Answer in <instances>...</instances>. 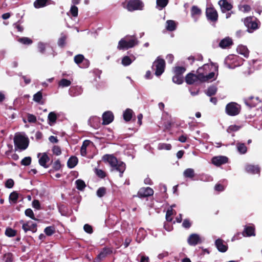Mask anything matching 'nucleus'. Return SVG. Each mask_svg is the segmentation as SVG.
I'll return each mask as SVG.
<instances>
[{"label": "nucleus", "mask_w": 262, "mask_h": 262, "mask_svg": "<svg viewBox=\"0 0 262 262\" xmlns=\"http://www.w3.org/2000/svg\"><path fill=\"white\" fill-rule=\"evenodd\" d=\"M25 214L26 216L30 217L33 220H35L34 213L31 209H27L25 210Z\"/></svg>", "instance_id": "5fc2aeb1"}, {"label": "nucleus", "mask_w": 262, "mask_h": 262, "mask_svg": "<svg viewBox=\"0 0 262 262\" xmlns=\"http://www.w3.org/2000/svg\"><path fill=\"white\" fill-rule=\"evenodd\" d=\"M237 52L239 54L243 55L245 57H248L249 56V51L247 47L243 45H239L237 48Z\"/></svg>", "instance_id": "a878e982"}, {"label": "nucleus", "mask_w": 262, "mask_h": 262, "mask_svg": "<svg viewBox=\"0 0 262 262\" xmlns=\"http://www.w3.org/2000/svg\"><path fill=\"white\" fill-rule=\"evenodd\" d=\"M194 170L192 168H187L183 172V176L185 178L192 179L194 177Z\"/></svg>", "instance_id": "473e14b6"}, {"label": "nucleus", "mask_w": 262, "mask_h": 262, "mask_svg": "<svg viewBox=\"0 0 262 262\" xmlns=\"http://www.w3.org/2000/svg\"><path fill=\"white\" fill-rule=\"evenodd\" d=\"M14 142L15 147L21 150H25L28 146V139L24 133L16 134Z\"/></svg>", "instance_id": "20e7f679"}, {"label": "nucleus", "mask_w": 262, "mask_h": 262, "mask_svg": "<svg viewBox=\"0 0 262 262\" xmlns=\"http://www.w3.org/2000/svg\"><path fill=\"white\" fill-rule=\"evenodd\" d=\"M95 172L96 174L101 178H103L105 177V172L101 169H96Z\"/></svg>", "instance_id": "0e129e2a"}, {"label": "nucleus", "mask_w": 262, "mask_h": 262, "mask_svg": "<svg viewBox=\"0 0 262 262\" xmlns=\"http://www.w3.org/2000/svg\"><path fill=\"white\" fill-rule=\"evenodd\" d=\"M238 59L239 57L236 55H230L226 58L225 63L228 68L233 69L241 65Z\"/></svg>", "instance_id": "0eeeda50"}, {"label": "nucleus", "mask_w": 262, "mask_h": 262, "mask_svg": "<svg viewBox=\"0 0 262 262\" xmlns=\"http://www.w3.org/2000/svg\"><path fill=\"white\" fill-rule=\"evenodd\" d=\"M45 233L48 236L52 235L54 233V228L53 227H47L45 229Z\"/></svg>", "instance_id": "8fccbe9b"}, {"label": "nucleus", "mask_w": 262, "mask_h": 262, "mask_svg": "<svg viewBox=\"0 0 262 262\" xmlns=\"http://www.w3.org/2000/svg\"><path fill=\"white\" fill-rule=\"evenodd\" d=\"M74 61L80 68H88L89 66V61L85 59L84 56L81 54H78L75 56Z\"/></svg>", "instance_id": "9b49d317"}, {"label": "nucleus", "mask_w": 262, "mask_h": 262, "mask_svg": "<svg viewBox=\"0 0 262 262\" xmlns=\"http://www.w3.org/2000/svg\"><path fill=\"white\" fill-rule=\"evenodd\" d=\"M71 81L66 79H62L58 83L59 87L64 88L68 87L71 84Z\"/></svg>", "instance_id": "58836bf2"}, {"label": "nucleus", "mask_w": 262, "mask_h": 262, "mask_svg": "<svg viewBox=\"0 0 262 262\" xmlns=\"http://www.w3.org/2000/svg\"><path fill=\"white\" fill-rule=\"evenodd\" d=\"M244 24L247 28L248 31L250 33H252L253 30L256 29L258 27L257 23L251 17L245 18Z\"/></svg>", "instance_id": "1a4fd4ad"}, {"label": "nucleus", "mask_w": 262, "mask_h": 262, "mask_svg": "<svg viewBox=\"0 0 262 262\" xmlns=\"http://www.w3.org/2000/svg\"><path fill=\"white\" fill-rule=\"evenodd\" d=\"M102 159L104 161L108 162L112 167V170H117L120 172L121 177L125 169V164L122 162L118 161L116 157L111 155L103 156Z\"/></svg>", "instance_id": "f03ea898"}, {"label": "nucleus", "mask_w": 262, "mask_h": 262, "mask_svg": "<svg viewBox=\"0 0 262 262\" xmlns=\"http://www.w3.org/2000/svg\"><path fill=\"white\" fill-rule=\"evenodd\" d=\"M154 194V190L150 187H143L140 189L137 195L139 198H145Z\"/></svg>", "instance_id": "f8f14e48"}, {"label": "nucleus", "mask_w": 262, "mask_h": 262, "mask_svg": "<svg viewBox=\"0 0 262 262\" xmlns=\"http://www.w3.org/2000/svg\"><path fill=\"white\" fill-rule=\"evenodd\" d=\"M19 41L25 45H30L32 43L31 39L28 37H23L19 39Z\"/></svg>", "instance_id": "3c124183"}, {"label": "nucleus", "mask_w": 262, "mask_h": 262, "mask_svg": "<svg viewBox=\"0 0 262 262\" xmlns=\"http://www.w3.org/2000/svg\"><path fill=\"white\" fill-rule=\"evenodd\" d=\"M5 234L7 236L9 237H13L15 235L16 232L15 230L11 228H8L6 229L5 231Z\"/></svg>", "instance_id": "864d4df0"}, {"label": "nucleus", "mask_w": 262, "mask_h": 262, "mask_svg": "<svg viewBox=\"0 0 262 262\" xmlns=\"http://www.w3.org/2000/svg\"><path fill=\"white\" fill-rule=\"evenodd\" d=\"M42 98V93L40 91L38 92L33 96V100L35 102L39 103Z\"/></svg>", "instance_id": "49530a36"}, {"label": "nucleus", "mask_w": 262, "mask_h": 262, "mask_svg": "<svg viewBox=\"0 0 262 262\" xmlns=\"http://www.w3.org/2000/svg\"><path fill=\"white\" fill-rule=\"evenodd\" d=\"M77 188L80 190H83L85 187V184L84 182L81 180H77L76 181Z\"/></svg>", "instance_id": "a19ab883"}, {"label": "nucleus", "mask_w": 262, "mask_h": 262, "mask_svg": "<svg viewBox=\"0 0 262 262\" xmlns=\"http://www.w3.org/2000/svg\"><path fill=\"white\" fill-rule=\"evenodd\" d=\"M14 185V181L12 179H10L7 180L5 183V186L8 188H11Z\"/></svg>", "instance_id": "e2e57ef3"}, {"label": "nucleus", "mask_w": 262, "mask_h": 262, "mask_svg": "<svg viewBox=\"0 0 262 262\" xmlns=\"http://www.w3.org/2000/svg\"><path fill=\"white\" fill-rule=\"evenodd\" d=\"M82 89L80 87H72L70 89V94L72 96H78L81 94Z\"/></svg>", "instance_id": "2f4dec72"}, {"label": "nucleus", "mask_w": 262, "mask_h": 262, "mask_svg": "<svg viewBox=\"0 0 262 262\" xmlns=\"http://www.w3.org/2000/svg\"><path fill=\"white\" fill-rule=\"evenodd\" d=\"M171 148V146L170 144L167 143H159L158 146V149L159 150H170Z\"/></svg>", "instance_id": "37998d69"}, {"label": "nucleus", "mask_w": 262, "mask_h": 262, "mask_svg": "<svg viewBox=\"0 0 262 262\" xmlns=\"http://www.w3.org/2000/svg\"><path fill=\"white\" fill-rule=\"evenodd\" d=\"M232 44V39L229 37H226L224 39H223L220 42L219 46L222 48H226L230 46H231Z\"/></svg>", "instance_id": "b1692460"}, {"label": "nucleus", "mask_w": 262, "mask_h": 262, "mask_svg": "<svg viewBox=\"0 0 262 262\" xmlns=\"http://www.w3.org/2000/svg\"><path fill=\"white\" fill-rule=\"evenodd\" d=\"M245 236H255L254 228L252 226H247L245 227L243 232Z\"/></svg>", "instance_id": "c85d7f7f"}, {"label": "nucleus", "mask_w": 262, "mask_h": 262, "mask_svg": "<svg viewBox=\"0 0 262 262\" xmlns=\"http://www.w3.org/2000/svg\"><path fill=\"white\" fill-rule=\"evenodd\" d=\"M57 118V115L56 113L54 112H50L48 116V124L50 126L53 125L56 121Z\"/></svg>", "instance_id": "5701e85b"}, {"label": "nucleus", "mask_w": 262, "mask_h": 262, "mask_svg": "<svg viewBox=\"0 0 262 262\" xmlns=\"http://www.w3.org/2000/svg\"><path fill=\"white\" fill-rule=\"evenodd\" d=\"M92 142L89 140H85L82 144L80 149V154L82 156H85L86 155V147L89 146Z\"/></svg>", "instance_id": "7c9ffc66"}, {"label": "nucleus", "mask_w": 262, "mask_h": 262, "mask_svg": "<svg viewBox=\"0 0 262 262\" xmlns=\"http://www.w3.org/2000/svg\"><path fill=\"white\" fill-rule=\"evenodd\" d=\"M240 108V106L237 103L231 102L226 105V112L230 116H235L239 113Z\"/></svg>", "instance_id": "6e6552de"}, {"label": "nucleus", "mask_w": 262, "mask_h": 262, "mask_svg": "<svg viewBox=\"0 0 262 262\" xmlns=\"http://www.w3.org/2000/svg\"><path fill=\"white\" fill-rule=\"evenodd\" d=\"M172 81L178 84H181L183 82V78L180 74H175L172 78Z\"/></svg>", "instance_id": "4c0bfd02"}, {"label": "nucleus", "mask_w": 262, "mask_h": 262, "mask_svg": "<svg viewBox=\"0 0 262 262\" xmlns=\"http://www.w3.org/2000/svg\"><path fill=\"white\" fill-rule=\"evenodd\" d=\"M203 66H207V68L203 71V75L207 76L211 72L215 73V79L216 78L218 71V66L215 63H212L211 64H205Z\"/></svg>", "instance_id": "9d476101"}, {"label": "nucleus", "mask_w": 262, "mask_h": 262, "mask_svg": "<svg viewBox=\"0 0 262 262\" xmlns=\"http://www.w3.org/2000/svg\"><path fill=\"white\" fill-rule=\"evenodd\" d=\"M219 4L221 7V10L223 12H225L227 11L230 10L232 6L228 3L226 0H220L219 2Z\"/></svg>", "instance_id": "6ab92c4d"}, {"label": "nucleus", "mask_w": 262, "mask_h": 262, "mask_svg": "<svg viewBox=\"0 0 262 262\" xmlns=\"http://www.w3.org/2000/svg\"><path fill=\"white\" fill-rule=\"evenodd\" d=\"M217 91V88L215 86H210L206 92V94L208 96H211L212 95H214Z\"/></svg>", "instance_id": "c03bdc74"}, {"label": "nucleus", "mask_w": 262, "mask_h": 262, "mask_svg": "<svg viewBox=\"0 0 262 262\" xmlns=\"http://www.w3.org/2000/svg\"><path fill=\"white\" fill-rule=\"evenodd\" d=\"M78 163V159L76 157H71L67 163L68 166L72 168H74Z\"/></svg>", "instance_id": "72a5a7b5"}, {"label": "nucleus", "mask_w": 262, "mask_h": 262, "mask_svg": "<svg viewBox=\"0 0 262 262\" xmlns=\"http://www.w3.org/2000/svg\"><path fill=\"white\" fill-rule=\"evenodd\" d=\"M112 253V250L108 248H104L101 251L95 259V261H99L104 258L107 255Z\"/></svg>", "instance_id": "dca6fc26"}, {"label": "nucleus", "mask_w": 262, "mask_h": 262, "mask_svg": "<svg viewBox=\"0 0 262 262\" xmlns=\"http://www.w3.org/2000/svg\"><path fill=\"white\" fill-rule=\"evenodd\" d=\"M61 167V165L60 164V162L59 160H56L54 162V163L53 164V168L55 170H58L60 169Z\"/></svg>", "instance_id": "052dcab7"}, {"label": "nucleus", "mask_w": 262, "mask_h": 262, "mask_svg": "<svg viewBox=\"0 0 262 262\" xmlns=\"http://www.w3.org/2000/svg\"><path fill=\"white\" fill-rule=\"evenodd\" d=\"M133 111L130 109H126L123 113V118L126 121H129L133 116Z\"/></svg>", "instance_id": "c9c22d12"}, {"label": "nucleus", "mask_w": 262, "mask_h": 262, "mask_svg": "<svg viewBox=\"0 0 262 262\" xmlns=\"http://www.w3.org/2000/svg\"><path fill=\"white\" fill-rule=\"evenodd\" d=\"M32 206L37 210L40 209V204L38 200H35L32 202Z\"/></svg>", "instance_id": "338daca9"}, {"label": "nucleus", "mask_w": 262, "mask_h": 262, "mask_svg": "<svg viewBox=\"0 0 262 262\" xmlns=\"http://www.w3.org/2000/svg\"><path fill=\"white\" fill-rule=\"evenodd\" d=\"M165 65V61L162 59L158 58L155 61L152 65V68L155 70L156 75L159 76L164 72Z\"/></svg>", "instance_id": "423d86ee"}, {"label": "nucleus", "mask_w": 262, "mask_h": 262, "mask_svg": "<svg viewBox=\"0 0 262 262\" xmlns=\"http://www.w3.org/2000/svg\"><path fill=\"white\" fill-rule=\"evenodd\" d=\"M123 6L129 11H133L142 10L144 7V4L140 0H129L125 1L123 3Z\"/></svg>", "instance_id": "39448f33"}, {"label": "nucleus", "mask_w": 262, "mask_h": 262, "mask_svg": "<svg viewBox=\"0 0 262 262\" xmlns=\"http://www.w3.org/2000/svg\"><path fill=\"white\" fill-rule=\"evenodd\" d=\"M245 169L247 172L252 174H256L259 172V168L258 166L247 165L246 166Z\"/></svg>", "instance_id": "4be33fe9"}, {"label": "nucleus", "mask_w": 262, "mask_h": 262, "mask_svg": "<svg viewBox=\"0 0 262 262\" xmlns=\"http://www.w3.org/2000/svg\"><path fill=\"white\" fill-rule=\"evenodd\" d=\"M52 151L56 156H59L61 154V148L58 146H54L52 148Z\"/></svg>", "instance_id": "4d7b16f0"}, {"label": "nucleus", "mask_w": 262, "mask_h": 262, "mask_svg": "<svg viewBox=\"0 0 262 262\" xmlns=\"http://www.w3.org/2000/svg\"><path fill=\"white\" fill-rule=\"evenodd\" d=\"M191 223L188 219H185L183 222L182 226L185 228L190 227Z\"/></svg>", "instance_id": "774afa93"}, {"label": "nucleus", "mask_w": 262, "mask_h": 262, "mask_svg": "<svg viewBox=\"0 0 262 262\" xmlns=\"http://www.w3.org/2000/svg\"><path fill=\"white\" fill-rule=\"evenodd\" d=\"M168 0H157V8L159 10H162L168 4Z\"/></svg>", "instance_id": "f704fd0d"}, {"label": "nucleus", "mask_w": 262, "mask_h": 262, "mask_svg": "<svg viewBox=\"0 0 262 262\" xmlns=\"http://www.w3.org/2000/svg\"><path fill=\"white\" fill-rule=\"evenodd\" d=\"M259 100L258 98L250 97L246 100L245 103L246 105L250 107H254L256 105L257 103L259 102Z\"/></svg>", "instance_id": "bb28decb"}, {"label": "nucleus", "mask_w": 262, "mask_h": 262, "mask_svg": "<svg viewBox=\"0 0 262 262\" xmlns=\"http://www.w3.org/2000/svg\"><path fill=\"white\" fill-rule=\"evenodd\" d=\"M177 27L176 23L172 20H168L166 22V29L169 31L176 30Z\"/></svg>", "instance_id": "c756f323"}, {"label": "nucleus", "mask_w": 262, "mask_h": 262, "mask_svg": "<svg viewBox=\"0 0 262 262\" xmlns=\"http://www.w3.org/2000/svg\"><path fill=\"white\" fill-rule=\"evenodd\" d=\"M37 157L39 158V164L44 168H48V166L47 165V163L49 161L50 158L47 154L45 152L42 154L39 153L37 155Z\"/></svg>", "instance_id": "2eb2a0df"}, {"label": "nucleus", "mask_w": 262, "mask_h": 262, "mask_svg": "<svg viewBox=\"0 0 262 262\" xmlns=\"http://www.w3.org/2000/svg\"><path fill=\"white\" fill-rule=\"evenodd\" d=\"M78 8L75 5H73L71 6L70 12L71 15L74 17H76L78 15Z\"/></svg>", "instance_id": "09e8293b"}, {"label": "nucleus", "mask_w": 262, "mask_h": 262, "mask_svg": "<svg viewBox=\"0 0 262 262\" xmlns=\"http://www.w3.org/2000/svg\"><path fill=\"white\" fill-rule=\"evenodd\" d=\"M201 10L200 8L195 6H193L191 8V15L194 19V21H196L198 18L201 14Z\"/></svg>", "instance_id": "aec40b11"}, {"label": "nucleus", "mask_w": 262, "mask_h": 262, "mask_svg": "<svg viewBox=\"0 0 262 262\" xmlns=\"http://www.w3.org/2000/svg\"><path fill=\"white\" fill-rule=\"evenodd\" d=\"M207 18L212 21H215L217 19L218 15L216 11L212 7L207 8L206 11Z\"/></svg>", "instance_id": "ddd939ff"}, {"label": "nucleus", "mask_w": 262, "mask_h": 262, "mask_svg": "<svg viewBox=\"0 0 262 262\" xmlns=\"http://www.w3.org/2000/svg\"><path fill=\"white\" fill-rule=\"evenodd\" d=\"M105 193V189L103 187L100 188L97 191V195L99 197H102Z\"/></svg>", "instance_id": "680f3d73"}, {"label": "nucleus", "mask_w": 262, "mask_h": 262, "mask_svg": "<svg viewBox=\"0 0 262 262\" xmlns=\"http://www.w3.org/2000/svg\"><path fill=\"white\" fill-rule=\"evenodd\" d=\"M237 148L238 152L241 154H245L247 151V147L243 143H238L237 144Z\"/></svg>", "instance_id": "ea45409f"}, {"label": "nucleus", "mask_w": 262, "mask_h": 262, "mask_svg": "<svg viewBox=\"0 0 262 262\" xmlns=\"http://www.w3.org/2000/svg\"><path fill=\"white\" fill-rule=\"evenodd\" d=\"M46 45L47 44L43 42H38L37 47L40 52L41 53H43L45 52Z\"/></svg>", "instance_id": "6e6d98bb"}, {"label": "nucleus", "mask_w": 262, "mask_h": 262, "mask_svg": "<svg viewBox=\"0 0 262 262\" xmlns=\"http://www.w3.org/2000/svg\"><path fill=\"white\" fill-rule=\"evenodd\" d=\"M31 162V158L30 157L24 158L21 161V164L25 166H28L30 164Z\"/></svg>", "instance_id": "603ef678"}, {"label": "nucleus", "mask_w": 262, "mask_h": 262, "mask_svg": "<svg viewBox=\"0 0 262 262\" xmlns=\"http://www.w3.org/2000/svg\"><path fill=\"white\" fill-rule=\"evenodd\" d=\"M90 125L95 128L99 127L100 125V119L97 117H92L89 120Z\"/></svg>", "instance_id": "412c9836"}, {"label": "nucleus", "mask_w": 262, "mask_h": 262, "mask_svg": "<svg viewBox=\"0 0 262 262\" xmlns=\"http://www.w3.org/2000/svg\"><path fill=\"white\" fill-rule=\"evenodd\" d=\"M36 225L32 222H28L23 225V229L25 232L31 230L35 231L36 230Z\"/></svg>", "instance_id": "cd10ccee"}, {"label": "nucleus", "mask_w": 262, "mask_h": 262, "mask_svg": "<svg viewBox=\"0 0 262 262\" xmlns=\"http://www.w3.org/2000/svg\"><path fill=\"white\" fill-rule=\"evenodd\" d=\"M185 71V69L183 67H176L174 69L175 74H182Z\"/></svg>", "instance_id": "13d9d810"}, {"label": "nucleus", "mask_w": 262, "mask_h": 262, "mask_svg": "<svg viewBox=\"0 0 262 262\" xmlns=\"http://www.w3.org/2000/svg\"><path fill=\"white\" fill-rule=\"evenodd\" d=\"M239 10L243 12H249L251 8L249 5H244L239 7Z\"/></svg>", "instance_id": "bf43d9fd"}, {"label": "nucleus", "mask_w": 262, "mask_h": 262, "mask_svg": "<svg viewBox=\"0 0 262 262\" xmlns=\"http://www.w3.org/2000/svg\"><path fill=\"white\" fill-rule=\"evenodd\" d=\"M174 213V211L172 209L169 208L167 210L166 214V219L167 221L171 222L172 220V215Z\"/></svg>", "instance_id": "a18cd8bd"}, {"label": "nucleus", "mask_w": 262, "mask_h": 262, "mask_svg": "<svg viewBox=\"0 0 262 262\" xmlns=\"http://www.w3.org/2000/svg\"><path fill=\"white\" fill-rule=\"evenodd\" d=\"M206 68H207V66H203L199 68L196 71V74L191 73L188 74L185 77L186 82L188 84H192L214 80L215 73L214 72H211L207 76L203 75V71Z\"/></svg>", "instance_id": "f257e3e1"}, {"label": "nucleus", "mask_w": 262, "mask_h": 262, "mask_svg": "<svg viewBox=\"0 0 262 262\" xmlns=\"http://www.w3.org/2000/svg\"><path fill=\"white\" fill-rule=\"evenodd\" d=\"M228 158L224 156H219L214 157L212 159V163L217 166H219L222 164H224L228 162Z\"/></svg>", "instance_id": "4468645a"}, {"label": "nucleus", "mask_w": 262, "mask_h": 262, "mask_svg": "<svg viewBox=\"0 0 262 262\" xmlns=\"http://www.w3.org/2000/svg\"><path fill=\"white\" fill-rule=\"evenodd\" d=\"M103 123L104 125H107L111 123L114 119V116L111 112H105L102 116Z\"/></svg>", "instance_id": "f3484780"}, {"label": "nucleus", "mask_w": 262, "mask_h": 262, "mask_svg": "<svg viewBox=\"0 0 262 262\" xmlns=\"http://www.w3.org/2000/svg\"><path fill=\"white\" fill-rule=\"evenodd\" d=\"M137 43L138 41L135 37L125 36L119 41L117 48L119 50H127L134 47Z\"/></svg>", "instance_id": "7ed1b4c3"}, {"label": "nucleus", "mask_w": 262, "mask_h": 262, "mask_svg": "<svg viewBox=\"0 0 262 262\" xmlns=\"http://www.w3.org/2000/svg\"><path fill=\"white\" fill-rule=\"evenodd\" d=\"M49 0H36L34 3V6L36 8H39L46 6Z\"/></svg>", "instance_id": "e433bc0d"}, {"label": "nucleus", "mask_w": 262, "mask_h": 262, "mask_svg": "<svg viewBox=\"0 0 262 262\" xmlns=\"http://www.w3.org/2000/svg\"><path fill=\"white\" fill-rule=\"evenodd\" d=\"M215 245L217 249L221 252H225L227 250V246L224 244L223 241L221 239L216 240Z\"/></svg>", "instance_id": "393cba45"}, {"label": "nucleus", "mask_w": 262, "mask_h": 262, "mask_svg": "<svg viewBox=\"0 0 262 262\" xmlns=\"http://www.w3.org/2000/svg\"><path fill=\"white\" fill-rule=\"evenodd\" d=\"M18 197V193L15 191H13L9 195V200L11 203H16L17 201Z\"/></svg>", "instance_id": "79ce46f5"}, {"label": "nucleus", "mask_w": 262, "mask_h": 262, "mask_svg": "<svg viewBox=\"0 0 262 262\" xmlns=\"http://www.w3.org/2000/svg\"><path fill=\"white\" fill-rule=\"evenodd\" d=\"M132 62V60L128 56H124L122 60V63L124 66L129 65Z\"/></svg>", "instance_id": "de8ad7c7"}, {"label": "nucleus", "mask_w": 262, "mask_h": 262, "mask_svg": "<svg viewBox=\"0 0 262 262\" xmlns=\"http://www.w3.org/2000/svg\"><path fill=\"white\" fill-rule=\"evenodd\" d=\"M201 241L199 235L197 234H191L188 238V243L190 245L195 246Z\"/></svg>", "instance_id": "a211bd4d"}, {"label": "nucleus", "mask_w": 262, "mask_h": 262, "mask_svg": "<svg viewBox=\"0 0 262 262\" xmlns=\"http://www.w3.org/2000/svg\"><path fill=\"white\" fill-rule=\"evenodd\" d=\"M27 120H28L29 122L34 123V122H35L36 121V118L33 115L28 114V117H27Z\"/></svg>", "instance_id": "69168bd1"}]
</instances>
